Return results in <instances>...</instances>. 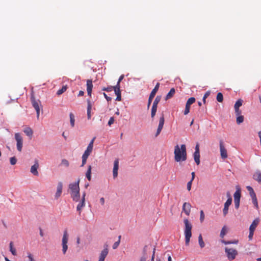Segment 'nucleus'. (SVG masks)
<instances>
[{"label":"nucleus","instance_id":"45","mask_svg":"<svg viewBox=\"0 0 261 261\" xmlns=\"http://www.w3.org/2000/svg\"><path fill=\"white\" fill-rule=\"evenodd\" d=\"M114 87H115V86H110L107 88L104 87L102 89V90L106 91H111L113 90H114Z\"/></svg>","mask_w":261,"mask_h":261},{"label":"nucleus","instance_id":"12","mask_svg":"<svg viewBox=\"0 0 261 261\" xmlns=\"http://www.w3.org/2000/svg\"><path fill=\"white\" fill-rule=\"evenodd\" d=\"M85 196L86 192H84L82 194V199L76 206V210L79 212V214H81L82 210L85 206Z\"/></svg>","mask_w":261,"mask_h":261},{"label":"nucleus","instance_id":"35","mask_svg":"<svg viewBox=\"0 0 261 261\" xmlns=\"http://www.w3.org/2000/svg\"><path fill=\"white\" fill-rule=\"evenodd\" d=\"M236 122L238 124H240L244 121V116L243 115L237 116Z\"/></svg>","mask_w":261,"mask_h":261},{"label":"nucleus","instance_id":"19","mask_svg":"<svg viewBox=\"0 0 261 261\" xmlns=\"http://www.w3.org/2000/svg\"><path fill=\"white\" fill-rule=\"evenodd\" d=\"M119 168V160L116 159L114 162V167L113 170V175L114 178H116L118 176V170Z\"/></svg>","mask_w":261,"mask_h":261},{"label":"nucleus","instance_id":"36","mask_svg":"<svg viewBox=\"0 0 261 261\" xmlns=\"http://www.w3.org/2000/svg\"><path fill=\"white\" fill-rule=\"evenodd\" d=\"M190 107H191V106L189 103L186 102L185 109L184 111V114L185 115H187L189 113Z\"/></svg>","mask_w":261,"mask_h":261},{"label":"nucleus","instance_id":"16","mask_svg":"<svg viewBox=\"0 0 261 261\" xmlns=\"http://www.w3.org/2000/svg\"><path fill=\"white\" fill-rule=\"evenodd\" d=\"M39 165L38 160H36L35 161V164L32 166L31 168V172L35 176H38L39 175V173L38 172V169L39 168Z\"/></svg>","mask_w":261,"mask_h":261},{"label":"nucleus","instance_id":"27","mask_svg":"<svg viewBox=\"0 0 261 261\" xmlns=\"http://www.w3.org/2000/svg\"><path fill=\"white\" fill-rule=\"evenodd\" d=\"M24 133L26 134L27 136L32 138L33 134V130L30 127L25 128L24 130Z\"/></svg>","mask_w":261,"mask_h":261},{"label":"nucleus","instance_id":"62","mask_svg":"<svg viewBox=\"0 0 261 261\" xmlns=\"http://www.w3.org/2000/svg\"><path fill=\"white\" fill-rule=\"evenodd\" d=\"M197 151L198 152H199V145L197 144L195 147V151Z\"/></svg>","mask_w":261,"mask_h":261},{"label":"nucleus","instance_id":"59","mask_svg":"<svg viewBox=\"0 0 261 261\" xmlns=\"http://www.w3.org/2000/svg\"><path fill=\"white\" fill-rule=\"evenodd\" d=\"M155 248H154L153 250V253H152V255L151 256V261H154V256H155Z\"/></svg>","mask_w":261,"mask_h":261},{"label":"nucleus","instance_id":"44","mask_svg":"<svg viewBox=\"0 0 261 261\" xmlns=\"http://www.w3.org/2000/svg\"><path fill=\"white\" fill-rule=\"evenodd\" d=\"M10 164L12 165H14L16 164V162H17V159H16L15 157H11L10 159Z\"/></svg>","mask_w":261,"mask_h":261},{"label":"nucleus","instance_id":"7","mask_svg":"<svg viewBox=\"0 0 261 261\" xmlns=\"http://www.w3.org/2000/svg\"><path fill=\"white\" fill-rule=\"evenodd\" d=\"M31 99L32 106L36 111L37 118V119H39L40 115V106H41V102L39 100H36L34 96H32Z\"/></svg>","mask_w":261,"mask_h":261},{"label":"nucleus","instance_id":"29","mask_svg":"<svg viewBox=\"0 0 261 261\" xmlns=\"http://www.w3.org/2000/svg\"><path fill=\"white\" fill-rule=\"evenodd\" d=\"M246 188H247V190L248 191L249 194L251 197L256 196V194H255L253 188L251 187L248 186L246 187Z\"/></svg>","mask_w":261,"mask_h":261},{"label":"nucleus","instance_id":"20","mask_svg":"<svg viewBox=\"0 0 261 261\" xmlns=\"http://www.w3.org/2000/svg\"><path fill=\"white\" fill-rule=\"evenodd\" d=\"M119 168V160L116 159L114 162V167L113 170V175L114 178H116L118 176V170Z\"/></svg>","mask_w":261,"mask_h":261},{"label":"nucleus","instance_id":"39","mask_svg":"<svg viewBox=\"0 0 261 261\" xmlns=\"http://www.w3.org/2000/svg\"><path fill=\"white\" fill-rule=\"evenodd\" d=\"M161 99V96H159V95L155 97V98L153 102L152 106L158 107V105L159 102L160 101Z\"/></svg>","mask_w":261,"mask_h":261},{"label":"nucleus","instance_id":"26","mask_svg":"<svg viewBox=\"0 0 261 261\" xmlns=\"http://www.w3.org/2000/svg\"><path fill=\"white\" fill-rule=\"evenodd\" d=\"M9 247H10V251L11 252V253L15 256L17 255L16 250L15 248L14 247L13 242H11L9 244Z\"/></svg>","mask_w":261,"mask_h":261},{"label":"nucleus","instance_id":"11","mask_svg":"<svg viewBox=\"0 0 261 261\" xmlns=\"http://www.w3.org/2000/svg\"><path fill=\"white\" fill-rule=\"evenodd\" d=\"M159 87H160V83H158L156 84L155 87L153 88V89L151 92V93L150 94V95H149V98H148V105H147L148 109L149 108L150 105V104L151 103V101L152 100V99L153 98V97H154L156 93L158 91Z\"/></svg>","mask_w":261,"mask_h":261},{"label":"nucleus","instance_id":"42","mask_svg":"<svg viewBox=\"0 0 261 261\" xmlns=\"http://www.w3.org/2000/svg\"><path fill=\"white\" fill-rule=\"evenodd\" d=\"M251 198H252V203H253V204L255 206L256 208L258 209V205L257 200L256 197L255 196V197H251Z\"/></svg>","mask_w":261,"mask_h":261},{"label":"nucleus","instance_id":"1","mask_svg":"<svg viewBox=\"0 0 261 261\" xmlns=\"http://www.w3.org/2000/svg\"><path fill=\"white\" fill-rule=\"evenodd\" d=\"M174 154L176 162L185 161L187 156L186 145L182 144L180 146L176 145L174 147Z\"/></svg>","mask_w":261,"mask_h":261},{"label":"nucleus","instance_id":"3","mask_svg":"<svg viewBox=\"0 0 261 261\" xmlns=\"http://www.w3.org/2000/svg\"><path fill=\"white\" fill-rule=\"evenodd\" d=\"M184 223L185 225L184 234L185 237V244L187 246H188L192 236V225L188 219H184Z\"/></svg>","mask_w":261,"mask_h":261},{"label":"nucleus","instance_id":"40","mask_svg":"<svg viewBox=\"0 0 261 261\" xmlns=\"http://www.w3.org/2000/svg\"><path fill=\"white\" fill-rule=\"evenodd\" d=\"M241 197V193L239 191H237L234 194V200H240Z\"/></svg>","mask_w":261,"mask_h":261},{"label":"nucleus","instance_id":"18","mask_svg":"<svg viewBox=\"0 0 261 261\" xmlns=\"http://www.w3.org/2000/svg\"><path fill=\"white\" fill-rule=\"evenodd\" d=\"M62 188H63V184L62 182L60 181L58 183L57 187V191L55 195V198L56 199H58L61 195L62 192Z\"/></svg>","mask_w":261,"mask_h":261},{"label":"nucleus","instance_id":"48","mask_svg":"<svg viewBox=\"0 0 261 261\" xmlns=\"http://www.w3.org/2000/svg\"><path fill=\"white\" fill-rule=\"evenodd\" d=\"M204 219V214L203 211H200V220L201 222H202Z\"/></svg>","mask_w":261,"mask_h":261},{"label":"nucleus","instance_id":"31","mask_svg":"<svg viewBox=\"0 0 261 261\" xmlns=\"http://www.w3.org/2000/svg\"><path fill=\"white\" fill-rule=\"evenodd\" d=\"M69 116H70V125H71V127H73L74 126V122H75L74 116L72 113H70Z\"/></svg>","mask_w":261,"mask_h":261},{"label":"nucleus","instance_id":"23","mask_svg":"<svg viewBox=\"0 0 261 261\" xmlns=\"http://www.w3.org/2000/svg\"><path fill=\"white\" fill-rule=\"evenodd\" d=\"M259 220L258 218H256L255 220H254L249 227V230L254 231L256 227H257V225L259 223Z\"/></svg>","mask_w":261,"mask_h":261},{"label":"nucleus","instance_id":"4","mask_svg":"<svg viewBox=\"0 0 261 261\" xmlns=\"http://www.w3.org/2000/svg\"><path fill=\"white\" fill-rule=\"evenodd\" d=\"M69 235L67 230H65L63 232V236L62 239V252L63 254L66 253L68 249V241Z\"/></svg>","mask_w":261,"mask_h":261},{"label":"nucleus","instance_id":"15","mask_svg":"<svg viewBox=\"0 0 261 261\" xmlns=\"http://www.w3.org/2000/svg\"><path fill=\"white\" fill-rule=\"evenodd\" d=\"M164 121H165L164 116V115L162 114V116L160 118L159 124V126H158V129L156 130V133L155 134V137H157L160 134L162 129L163 127Z\"/></svg>","mask_w":261,"mask_h":261},{"label":"nucleus","instance_id":"10","mask_svg":"<svg viewBox=\"0 0 261 261\" xmlns=\"http://www.w3.org/2000/svg\"><path fill=\"white\" fill-rule=\"evenodd\" d=\"M220 146V151L221 157L222 159H225L228 157L227 151L225 148L224 142L222 140H220L219 142Z\"/></svg>","mask_w":261,"mask_h":261},{"label":"nucleus","instance_id":"28","mask_svg":"<svg viewBox=\"0 0 261 261\" xmlns=\"http://www.w3.org/2000/svg\"><path fill=\"white\" fill-rule=\"evenodd\" d=\"M92 109V105L90 100H88V106H87V117L88 119L91 118V110Z\"/></svg>","mask_w":261,"mask_h":261},{"label":"nucleus","instance_id":"50","mask_svg":"<svg viewBox=\"0 0 261 261\" xmlns=\"http://www.w3.org/2000/svg\"><path fill=\"white\" fill-rule=\"evenodd\" d=\"M95 139V137H94L92 140L91 141H90V142L89 143L88 147H89V148H91L93 149V143H94V140Z\"/></svg>","mask_w":261,"mask_h":261},{"label":"nucleus","instance_id":"43","mask_svg":"<svg viewBox=\"0 0 261 261\" xmlns=\"http://www.w3.org/2000/svg\"><path fill=\"white\" fill-rule=\"evenodd\" d=\"M195 100L196 99L194 97H190L188 99L187 103H189L191 106L195 102Z\"/></svg>","mask_w":261,"mask_h":261},{"label":"nucleus","instance_id":"8","mask_svg":"<svg viewBox=\"0 0 261 261\" xmlns=\"http://www.w3.org/2000/svg\"><path fill=\"white\" fill-rule=\"evenodd\" d=\"M15 139L16 141V147L17 149L19 152H21L22 150V146H23V139L21 137V135L19 133H16L15 134Z\"/></svg>","mask_w":261,"mask_h":261},{"label":"nucleus","instance_id":"41","mask_svg":"<svg viewBox=\"0 0 261 261\" xmlns=\"http://www.w3.org/2000/svg\"><path fill=\"white\" fill-rule=\"evenodd\" d=\"M226 226H223V228L221 229V233H220V237L223 238L224 236L226 233Z\"/></svg>","mask_w":261,"mask_h":261},{"label":"nucleus","instance_id":"38","mask_svg":"<svg viewBox=\"0 0 261 261\" xmlns=\"http://www.w3.org/2000/svg\"><path fill=\"white\" fill-rule=\"evenodd\" d=\"M217 100L219 102H222L223 100V96L221 92H219L217 95Z\"/></svg>","mask_w":261,"mask_h":261},{"label":"nucleus","instance_id":"22","mask_svg":"<svg viewBox=\"0 0 261 261\" xmlns=\"http://www.w3.org/2000/svg\"><path fill=\"white\" fill-rule=\"evenodd\" d=\"M93 88V84L91 80H88L87 81V91L88 95L90 96H91L92 91Z\"/></svg>","mask_w":261,"mask_h":261},{"label":"nucleus","instance_id":"58","mask_svg":"<svg viewBox=\"0 0 261 261\" xmlns=\"http://www.w3.org/2000/svg\"><path fill=\"white\" fill-rule=\"evenodd\" d=\"M209 95V93L208 92H206L204 95L203 96V101L204 102H205V99L206 98H207V97Z\"/></svg>","mask_w":261,"mask_h":261},{"label":"nucleus","instance_id":"5","mask_svg":"<svg viewBox=\"0 0 261 261\" xmlns=\"http://www.w3.org/2000/svg\"><path fill=\"white\" fill-rule=\"evenodd\" d=\"M225 252L228 260L230 261L234 259L238 254V251L236 249L228 247L225 248Z\"/></svg>","mask_w":261,"mask_h":261},{"label":"nucleus","instance_id":"25","mask_svg":"<svg viewBox=\"0 0 261 261\" xmlns=\"http://www.w3.org/2000/svg\"><path fill=\"white\" fill-rule=\"evenodd\" d=\"M175 93V90L174 88H172L170 89V91L167 94L165 99L168 100L173 96Z\"/></svg>","mask_w":261,"mask_h":261},{"label":"nucleus","instance_id":"2","mask_svg":"<svg viewBox=\"0 0 261 261\" xmlns=\"http://www.w3.org/2000/svg\"><path fill=\"white\" fill-rule=\"evenodd\" d=\"M80 179H78L77 181L70 184L68 186V191L70 194L71 197L75 202L79 201L80 199Z\"/></svg>","mask_w":261,"mask_h":261},{"label":"nucleus","instance_id":"46","mask_svg":"<svg viewBox=\"0 0 261 261\" xmlns=\"http://www.w3.org/2000/svg\"><path fill=\"white\" fill-rule=\"evenodd\" d=\"M27 254H28V257L29 258L28 261H35L32 254H31L30 252H28Z\"/></svg>","mask_w":261,"mask_h":261},{"label":"nucleus","instance_id":"34","mask_svg":"<svg viewBox=\"0 0 261 261\" xmlns=\"http://www.w3.org/2000/svg\"><path fill=\"white\" fill-rule=\"evenodd\" d=\"M67 89V86L66 85L63 86L61 89H59L57 91V94L59 95L62 94L63 93H64V92H65L66 91Z\"/></svg>","mask_w":261,"mask_h":261},{"label":"nucleus","instance_id":"56","mask_svg":"<svg viewBox=\"0 0 261 261\" xmlns=\"http://www.w3.org/2000/svg\"><path fill=\"white\" fill-rule=\"evenodd\" d=\"M254 231L249 230V234L248 238L249 240H251L252 239L253 236Z\"/></svg>","mask_w":261,"mask_h":261},{"label":"nucleus","instance_id":"13","mask_svg":"<svg viewBox=\"0 0 261 261\" xmlns=\"http://www.w3.org/2000/svg\"><path fill=\"white\" fill-rule=\"evenodd\" d=\"M92 149V148H89V147H87L86 150L85 151L82 156V164L81 165V167L84 166L86 164L87 159L88 158L89 155L91 153Z\"/></svg>","mask_w":261,"mask_h":261},{"label":"nucleus","instance_id":"37","mask_svg":"<svg viewBox=\"0 0 261 261\" xmlns=\"http://www.w3.org/2000/svg\"><path fill=\"white\" fill-rule=\"evenodd\" d=\"M156 106H152L151 108V117L152 118H153L154 116L155 115L156 110H157Z\"/></svg>","mask_w":261,"mask_h":261},{"label":"nucleus","instance_id":"21","mask_svg":"<svg viewBox=\"0 0 261 261\" xmlns=\"http://www.w3.org/2000/svg\"><path fill=\"white\" fill-rule=\"evenodd\" d=\"M252 178L258 184H261V171L256 170L253 174Z\"/></svg>","mask_w":261,"mask_h":261},{"label":"nucleus","instance_id":"30","mask_svg":"<svg viewBox=\"0 0 261 261\" xmlns=\"http://www.w3.org/2000/svg\"><path fill=\"white\" fill-rule=\"evenodd\" d=\"M198 243L201 248H202L204 247L205 244L203 241L202 237L201 234H200L198 236Z\"/></svg>","mask_w":261,"mask_h":261},{"label":"nucleus","instance_id":"6","mask_svg":"<svg viewBox=\"0 0 261 261\" xmlns=\"http://www.w3.org/2000/svg\"><path fill=\"white\" fill-rule=\"evenodd\" d=\"M124 75H121L118 80V81L117 83V85L114 87V91L117 97L116 98V100L117 101H121V91L120 90V83L121 81L124 78Z\"/></svg>","mask_w":261,"mask_h":261},{"label":"nucleus","instance_id":"14","mask_svg":"<svg viewBox=\"0 0 261 261\" xmlns=\"http://www.w3.org/2000/svg\"><path fill=\"white\" fill-rule=\"evenodd\" d=\"M109 253L108 245L105 244L104 245V249L101 251L100 253L98 261H104L105 258Z\"/></svg>","mask_w":261,"mask_h":261},{"label":"nucleus","instance_id":"51","mask_svg":"<svg viewBox=\"0 0 261 261\" xmlns=\"http://www.w3.org/2000/svg\"><path fill=\"white\" fill-rule=\"evenodd\" d=\"M119 244H120V241L119 240H118V241L115 242L114 244L113 245V248L114 249H116L118 247Z\"/></svg>","mask_w":261,"mask_h":261},{"label":"nucleus","instance_id":"17","mask_svg":"<svg viewBox=\"0 0 261 261\" xmlns=\"http://www.w3.org/2000/svg\"><path fill=\"white\" fill-rule=\"evenodd\" d=\"M191 205L189 202H185L183 204L182 210L186 215L189 216L191 212Z\"/></svg>","mask_w":261,"mask_h":261},{"label":"nucleus","instance_id":"33","mask_svg":"<svg viewBox=\"0 0 261 261\" xmlns=\"http://www.w3.org/2000/svg\"><path fill=\"white\" fill-rule=\"evenodd\" d=\"M91 169H92L91 166L90 165L89 166L87 171L86 172V177L89 180H90L91 178Z\"/></svg>","mask_w":261,"mask_h":261},{"label":"nucleus","instance_id":"53","mask_svg":"<svg viewBox=\"0 0 261 261\" xmlns=\"http://www.w3.org/2000/svg\"><path fill=\"white\" fill-rule=\"evenodd\" d=\"M192 182V181L190 180L187 184V189L188 191H190L191 189Z\"/></svg>","mask_w":261,"mask_h":261},{"label":"nucleus","instance_id":"63","mask_svg":"<svg viewBox=\"0 0 261 261\" xmlns=\"http://www.w3.org/2000/svg\"><path fill=\"white\" fill-rule=\"evenodd\" d=\"M191 175H192V178H191V180L193 181L195 178V172H192L191 173Z\"/></svg>","mask_w":261,"mask_h":261},{"label":"nucleus","instance_id":"24","mask_svg":"<svg viewBox=\"0 0 261 261\" xmlns=\"http://www.w3.org/2000/svg\"><path fill=\"white\" fill-rule=\"evenodd\" d=\"M194 159L195 163L197 165L200 164V152L195 151L194 153Z\"/></svg>","mask_w":261,"mask_h":261},{"label":"nucleus","instance_id":"47","mask_svg":"<svg viewBox=\"0 0 261 261\" xmlns=\"http://www.w3.org/2000/svg\"><path fill=\"white\" fill-rule=\"evenodd\" d=\"M62 164L66 167H68L69 165L68 161L66 159H63L62 160Z\"/></svg>","mask_w":261,"mask_h":261},{"label":"nucleus","instance_id":"9","mask_svg":"<svg viewBox=\"0 0 261 261\" xmlns=\"http://www.w3.org/2000/svg\"><path fill=\"white\" fill-rule=\"evenodd\" d=\"M227 197L228 199L224 203V208L223 210V214L224 216H225L228 212L229 206L231 205L232 202V198L229 192L227 193Z\"/></svg>","mask_w":261,"mask_h":261},{"label":"nucleus","instance_id":"49","mask_svg":"<svg viewBox=\"0 0 261 261\" xmlns=\"http://www.w3.org/2000/svg\"><path fill=\"white\" fill-rule=\"evenodd\" d=\"M234 111L236 116L241 115L242 112L239 108H234Z\"/></svg>","mask_w":261,"mask_h":261},{"label":"nucleus","instance_id":"57","mask_svg":"<svg viewBox=\"0 0 261 261\" xmlns=\"http://www.w3.org/2000/svg\"><path fill=\"white\" fill-rule=\"evenodd\" d=\"M103 94L108 101H110L111 100V99H112L111 97L108 96L105 93H103Z\"/></svg>","mask_w":261,"mask_h":261},{"label":"nucleus","instance_id":"52","mask_svg":"<svg viewBox=\"0 0 261 261\" xmlns=\"http://www.w3.org/2000/svg\"><path fill=\"white\" fill-rule=\"evenodd\" d=\"M234 202L235 207L237 209H238L239 207V205H240V200H234Z\"/></svg>","mask_w":261,"mask_h":261},{"label":"nucleus","instance_id":"32","mask_svg":"<svg viewBox=\"0 0 261 261\" xmlns=\"http://www.w3.org/2000/svg\"><path fill=\"white\" fill-rule=\"evenodd\" d=\"M243 100L242 99H238L235 103L234 108H239L242 106Z\"/></svg>","mask_w":261,"mask_h":261},{"label":"nucleus","instance_id":"60","mask_svg":"<svg viewBox=\"0 0 261 261\" xmlns=\"http://www.w3.org/2000/svg\"><path fill=\"white\" fill-rule=\"evenodd\" d=\"M105 199L103 197H101L100 199V203L101 204V205H103L105 204Z\"/></svg>","mask_w":261,"mask_h":261},{"label":"nucleus","instance_id":"54","mask_svg":"<svg viewBox=\"0 0 261 261\" xmlns=\"http://www.w3.org/2000/svg\"><path fill=\"white\" fill-rule=\"evenodd\" d=\"M222 242L225 244H231V243H235V244H237L238 243V241H235L234 242H230V241H224V240H223L222 241Z\"/></svg>","mask_w":261,"mask_h":261},{"label":"nucleus","instance_id":"55","mask_svg":"<svg viewBox=\"0 0 261 261\" xmlns=\"http://www.w3.org/2000/svg\"><path fill=\"white\" fill-rule=\"evenodd\" d=\"M114 118L111 117L108 121V125L110 126L111 124H112L114 123Z\"/></svg>","mask_w":261,"mask_h":261},{"label":"nucleus","instance_id":"64","mask_svg":"<svg viewBox=\"0 0 261 261\" xmlns=\"http://www.w3.org/2000/svg\"><path fill=\"white\" fill-rule=\"evenodd\" d=\"M40 235L41 237L43 236V231H42V230L41 229H40Z\"/></svg>","mask_w":261,"mask_h":261},{"label":"nucleus","instance_id":"61","mask_svg":"<svg viewBox=\"0 0 261 261\" xmlns=\"http://www.w3.org/2000/svg\"><path fill=\"white\" fill-rule=\"evenodd\" d=\"M84 92L83 91L81 90V91H79L78 96H82L84 95Z\"/></svg>","mask_w":261,"mask_h":261}]
</instances>
